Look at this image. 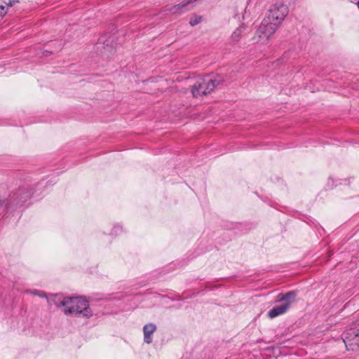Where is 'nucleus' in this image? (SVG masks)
<instances>
[{
	"instance_id": "obj_1",
	"label": "nucleus",
	"mask_w": 359,
	"mask_h": 359,
	"mask_svg": "<svg viewBox=\"0 0 359 359\" xmlns=\"http://www.w3.org/2000/svg\"><path fill=\"white\" fill-rule=\"evenodd\" d=\"M71 300L68 307L64 310L65 314H73L84 318H89L93 316L88 302L85 298L71 297Z\"/></svg>"
},
{
	"instance_id": "obj_2",
	"label": "nucleus",
	"mask_w": 359,
	"mask_h": 359,
	"mask_svg": "<svg viewBox=\"0 0 359 359\" xmlns=\"http://www.w3.org/2000/svg\"><path fill=\"white\" fill-rule=\"evenodd\" d=\"M297 293L294 291H291L285 294H279L276 302L280 303V304L275 306L269 310L268 312L269 318H274L285 313L292 304L294 302Z\"/></svg>"
},
{
	"instance_id": "obj_3",
	"label": "nucleus",
	"mask_w": 359,
	"mask_h": 359,
	"mask_svg": "<svg viewBox=\"0 0 359 359\" xmlns=\"http://www.w3.org/2000/svg\"><path fill=\"white\" fill-rule=\"evenodd\" d=\"M343 341L347 350L359 349V320L354 321L351 327L344 332Z\"/></svg>"
},
{
	"instance_id": "obj_4",
	"label": "nucleus",
	"mask_w": 359,
	"mask_h": 359,
	"mask_svg": "<svg viewBox=\"0 0 359 359\" xmlns=\"http://www.w3.org/2000/svg\"><path fill=\"white\" fill-rule=\"evenodd\" d=\"M219 83V81L217 79H212L209 76L201 79L192 87L193 96L197 97L210 93Z\"/></svg>"
},
{
	"instance_id": "obj_5",
	"label": "nucleus",
	"mask_w": 359,
	"mask_h": 359,
	"mask_svg": "<svg viewBox=\"0 0 359 359\" xmlns=\"http://www.w3.org/2000/svg\"><path fill=\"white\" fill-rule=\"evenodd\" d=\"M289 12L286 5L283 4H276L271 6L267 11L262 22H271L272 21H278L281 22L285 20Z\"/></svg>"
},
{
	"instance_id": "obj_6",
	"label": "nucleus",
	"mask_w": 359,
	"mask_h": 359,
	"mask_svg": "<svg viewBox=\"0 0 359 359\" xmlns=\"http://www.w3.org/2000/svg\"><path fill=\"white\" fill-rule=\"evenodd\" d=\"M278 24H260L256 32L259 38L267 40L277 29Z\"/></svg>"
},
{
	"instance_id": "obj_7",
	"label": "nucleus",
	"mask_w": 359,
	"mask_h": 359,
	"mask_svg": "<svg viewBox=\"0 0 359 359\" xmlns=\"http://www.w3.org/2000/svg\"><path fill=\"white\" fill-rule=\"evenodd\" d=\"M96 48L97 50H100V53L102 55H105L108 57V53H113L115 50L113 46L110 43V41L107 40V43L106 41L104 39V37H100L98 39V42L96 44Z\"/></svg>"
},
{
	"instance_id": "obj_8",
	"label": "nucleus",
	"mask_w": 359,
	"mask_h": 359,
	"mask_svg": "<svg viewBox=\"0 0 359 359\" xmlns=\"http://www.w3.org/2000/svg\"><path fill=\"white\" fill-rule=\"evenodd\" d=\"M71 297H65L63 298L62 296L59 294H53L50 298L48 299V302L50 304L52 303L55 304L56 306H67L71 302Z\"/></svg>"
},
{
	"instance_id": "obj_9",
	"label": "nucleus",
	"mask_w": 359,
	"mask_h": 359,
	"mask_svg": "<svg viewBox=\"0 0 359 359\" xmlns=\"http://www.w3.org/2000/svg\"><path fill=\"white\" fill-rule=\"evenodd\" d=\"M156 326L154 323H148L144 325V341L147 344L152 342V334L156 331Z\"/></svg>"
},
{
	"instance_id": "obj_10",
	"label": "nucleus",
	"mask_w": 359,
	"mask_h": 359,
	"mask_svg": "<svg viewBox=\"0 0 359 359\" xmlns=\"http://www.w3.org/2000/svg\"><path fill=\"white\" fill-rule=\"evenodd\" d=\"M19 0H0V16H4L10 7L18 3Z\"/></svg>"
},
{
	"instance_id": "obj_11",
	"label": "nucleus",
	"mask_w": 359,
	"mask_h": 359,
	"mask_svg": "<svg viewBox=\"0 0 359 359\" xmlns=\"http://www.w3.org/2000/svg\"><path fill=\"white\" fill-rule=\"evenodd\" d=\"M122 231H123L122 226L118 224H116L114 225L113 229H111L109 234L116 236V235L121 234L122 233Z\"/></svg>"
},
{
	"instance_id": "obj_12",
	"label": "nucleus",
	"mask_w": 359,
	"mask_h": 359,
	"mask_svg": "<svg viewBox=\"0 0 359 359\" xmlns=\"http://www.w3.org/2000/svg\"><path fill=\"white\" fill-rule=\"evenodd\" d=\"M32 293L35 295L39 296L40 297L47 298V295L45 292L38 291V290H34Z\"/></svg>"
},
{
	"instance_id": "obj_13",
	"label": "nucleus",
	"mask_w": 359,
	"mask_h": 359,
	"mask_svg": "<svg viewBox=\"0 0 359 359\" xmlns=\"http://www.w3.org/2000/svg\"><path fill=\"white\" fill-rule=\"evenodd\" d=\"M203 21V18L201 16L196 17V18L193 20L192 19L190 20L189 22H201Z\"/></svg>"
},
{
	"instance_id": "obj_14",
	"label": "nucleus",
	"mask_w": 359,
	"mask_h": 359,
	"mask_svg": "<svg viewBox=\"0 0 359 359\" xmlns=\"http://www.w3.org/2000/svg\"><path fill=\"white\" fill-rule=\"evenodd\" d=\"M241 19H243V15H241L239 14L235 15V16H234V20H235L241 21Z\"/></svg>"
},
{
	"instance_id": "obj_15",
	"label": "nucleus",
	"mask_w": 359,
	"mask_h": 359,
	"mask_svg": "<svg viewBox=\"0 0 359 359\" xmlns=\"http://www.w3.org/2000/svg\"><path fill=\"white\" fill-rule=\"evenodd\" d=\"M232 36L234 38L236 36H237V34H236V32H234L232 34Z\"/></svg>"
},
{
	"instance_id": "obj_16",
	"label": "nucleus",
	"mask_w": 359,
	"mask_h": 359,
	"mask_svg": "<svg viewBox=\"0 0 359 359\" xmlns=\"http://www.w3.org/2000/svg\"><path fill=\"white\" fill-rule=\"evenodd\" d=\"M62 45V42L60 41V46H61Z\"/></svg>"
}]
</instances>
